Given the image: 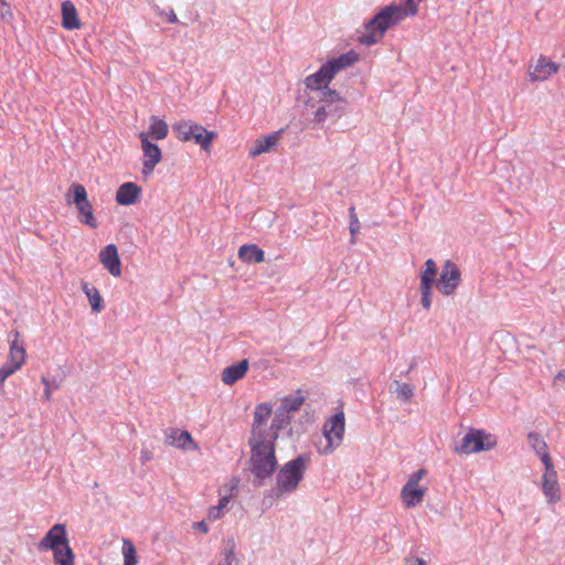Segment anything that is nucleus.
Listing matches in <instances>:
<instances>
[{
  "instance_id": "5701e85b",
  "label": "nucleus",
  "mask_w": 565,
  "mask_h": 565,
  "mask_svg": "<svg viewBox=\"0 0 565 565\" xmlns=\"http://www.w3.org/2000/svg\"><path fill=\"white\" fill-rule=\"evenodd\" d=\"M172 129L181 141H191V136L196 131H203V126L191 120H181L174 124Z\"/></svg>"
},
{
  "instance_id": "c03bdc74",
  "label": "nucleus",
  "mask_w": 565,
  "mask_h": 565,
  "mask_svg": "<svg viewBox=\"0 0 565 565\" xmlns=\"http://www.w3.org/2000/svg\"><path fill=\"white\" fill-rule=\"evenodd\" d=\"M420 303L426 310H429L431 307V295L422 296Z\"/></svg>"
},
{
  "instance_id": "c85d7f7f",
  "label": "nucleus",
  "mask_w": 565,
  "mask_h": 565,
  "mask_svg": "<svg viewBox=\"0 0 565 565\" xmlns=\"http://www.w3.org/2000/svg\"><path fill=\"white\" fill-rule=\"evenodd\" d=\"M290 419V414L278 407L273 418L270 430L278 434L279 430L285 429L289 425Z\"/></svg>"
},
{
  "instance_id": "1a4fd4ad",
  "label": "nucleus",
  "mask_w": 565,
  "mask_h": 565,
  "mask_svg": "<svg viewBox=\"0 0 565 565\" xmlns=\"http://www.w3.org/2000/svg\"><path fill=\"white\" fill-rule=\"evenodd\" d=\"M461 273L458 266L451 262L446 260L439 279L437 280V288L444 296H451L460 285Z\"/></svg>"
},
{
  "instance_id": "4c0bfd02",
  "label": "nucleus",
  "mask_w": 565,
  "mask_h": 565,
  "mask_svg": "<svg viewBox=\"0 0 565 565\" xmlns=\"http://www.w3.org/2000/svg\"><path fill=\"white\" fill-rule=\"evenodd\" d=\"M42 383L44 384L45 386V390H44V394H43V397L46 399V401H50L51 399V391L52 390H57L58 388V385L55 381H50L47 377L43 376L42 377Z\"/></svg>"
},
{
  "instance_id": "3c124183",
  "label": "nucleus",
  "mask_w": 565,
  "mask_h": 565,
  "mask_svg": "<svg viewBox=\"0 0 565 565\" xmlns=\"http://www.w3.org/2000/svg\"><path fill=\"white\" fill-rule=\"evenodd\" d=\"M168 21H169L170 23H175V22L178 21V18H177V15H175V13H174L173 11L171 12V14H170V17H169Z\"/></svg>"
},
{
  "instance_id": "c9c22d12",
  "label": "nucleus",
  "mask_w": 565,
  "mask_h": 565,
  "mask_svg": "<svg viewBox=\"0 0 565 565\" xmlns=\"http://www.w3.org/2000/svg\"><path fill=\"white\" fill-rule=\"evenodd\" d=\"M19 367H15L12 363H4L0 369V383H3L9 376L17 372Z\"/></svg>"
},
{
  "instance_id": "603ef678",
  "label": "nucleus",
  "mask_w": 565,
  "mask_h": 565,
  "mask_svg": "<svg viewBox=\"0 0 565 565\" xmlns=\"http://www.w3.org/2000/svg\"><path fill=\"white\" fill-rule=\"evenodd\" d=\"M414 369V364H411V366L408 367V370L405 372V375H407L412 370Z\"/></svg>"
},
{
  "instance_id": "72a5a7b5",
  "label": "nucleus",
  "mask_w": 565,
  "mask_h": 565,
  "mask_svg": "<svg viewBox=\"0 0 565 565\" xmlns=\"http://www.w3.org/2000/svg\"><path fill=\"white\" fill-rule=\"evenodd\" d=\"M230 502V497L225 495L218 500L217 505L211 507L207 511V516L210 520H218L222 516L223 510L227 507Z\"/></svg>"
},
{
  "instance_id": "58836bf2",
  "label": "nucleus",
  "mask_w": 565,
  "mask_h": 565,
  "mask_svg": "<svg viewBox=\"0 0 565 565\" xmlns=\"http://www.w3.org/2000/svg\"><path fill=\"white\" fill-rule=\"evenodd\" d=\"M434 284L435 282H433V281H427V279H425L424 281H420V286H419L420 296L433 295L431 289H433Z\"/></svg>"
},
{
  "instance_id": "7c9ffc66",
  "label": "nucleus",
  "mask_w": 565,
  "mask_h": 565,
  "mask_svg": "<svg viewBox=\"0 0 565 565\" xmlns=\"http://www.w3.org/2000/svg\"><path fill=\"white\" fill-rule=\"evenodd\" d=\"M169 128L164 120L151 117L149 134L156 139H164L168 136Z\"/></svg>"
},
{
  "instance_id": "8fccbe9b",
  "label": "nucleus",
  "mask_w": 565,
  "mask_h": 565,
  "mask_svg": "<svg viewBox=\"0 0 565 565\" xmlns=\"http://www.w3.org/2000/svg\"><path fill=\"white\" fill-rule=\"evenodd\" d=\"M415 477L419 480H422V478L426 475V470L425 469H419L417 470L416 472H414Z\"/></svg>"
},
{
  "instance_id": "cd10ccee",
  "label": "nucleus",
  "mask_w": 565,
  "mask_h": 565,
  "mask_svg": "<svg viewBox=\"0 0 565 565\" xmlns=\"http://www.w3.org/2000/svg\"><path fill=\"white\" fill-rule=\"evenodd\" d=\"M390 391L395 393L403 402H408L414 396V387L406 383L395 380L390 386Z\"/></svg>"
},
{
  "instance_id": "37998d69",
  "label": "nucleus",
  "mask_w": 565,
  "mask_h": 565,
  "mask_svg": "<svg viewBox=\"0 0 565 565\" xmlns=\"http://www.w3.org/2000/svg\"><path fill=\"white\" fill-rule=\"evenodd\" d=\"M152 460V452L149 449H142L140 452V461L146 463Z\"/></svg>"
},
{
  "instance_id": "a19ab883",
  "label": "nucleus",
  "mask_w": 565,
  "mask_h": 565,
  "mask_svg": "<svg viewBox=\"0 0 565 565\" xmlns=\"http://www.w3.org/2000/svg\"><path fill=\"white\" fill-rule=\"evenodd\" d=\"M436 275H437L436 271H431L430 269L429 270L424 269L420 273V281H424L425 279H427V281L435 282L436 281Z\"/></svg>"
},
{
  "instance_id": "49530a36",
  "label": "nucleus",
  "mask_w": 565,
  "mask_h": 565,
  "mask_svg": "<svg viewBox=\"0 0 565 565\" xmlns=\"http://www.w3.org/2000/svg\"><path fill=\"white\" fill-rule=\"evenodd\" d=\"M425 269L426 270H431V271H436L437 273V265L435 263L434 259L429 258L425 262Z\"/></svg>"
},
{
  "instance_id": "7ed1b4c3",
  "label": "nucleus",
  "mask_w": 565,
  "mask_h": 565,
  "mask_svg": "<svg viewBox=\"0 0 565 565\" xmlns=\"http://www.w3.org/2000/svg\"><path fill=\"white\" fill-rule=\"evenodd\" d=\"M276 439L277 436H265L263 438H249L248 440L250 447L249 469L258 486L270 478L277 469Z\"/></svg>"
},
{
  "instance_id": "9b49d317",
  "label": "nucleus",
  "mask_w": 565,
  "mask_h": 565,
  "mask_svg": "<svg viewBox=\"0 0 565 565\" xmlns=\"http://www.w3.org/2000/svg\"><path fill=\"white\" fill-rule=\"evenodd\" d=\"M545 471L542 476V491L550 504H554L561 500V488L557 480V472L554 465L544 467Z\"/></svg>"
},
{
  "instance_id": "79ce46f5",
  "label": "nucleus",
  "mask_w": 565,
  "mask_h": 565,
  "mask_svg": "<svg viewBox=\"0 0 565 565\" xmlns=\"http://www.w3.org/2000/svg\"><path fill=\"white\" fill-rule=\"evenodd\" d=\"M0 13L1 19H6L7 15L11 17L10 4L6 0H0Z\"/></svg>"
},
{
  "instance_id": "6ab92c4d",
  "label": "nucleus",
  "mask_w": 565,
  "mask_h": 565,
  "mask_svg": "<svg viewBox=\"0 0 565 565\" xmlns=\"http://www.w3.org/2000/svg\"><path fill=\"white\" fill-rule=\"evenodd\" d=\"M529 444L535 454L540 457L544 467L553 465L552 458L547 451V445L542 436L537 433H530L527 435Z\"/></svg>"
},
{
  "instance_id": "9d476101",
  "label": "nucleus",
  "mask_w": 565,
  "mask_h": 565,
  "mask_svg": "<svg viewBox=\"0 0 565 565\" xmlns=\"http://www.w3.org/2000/svg\"><path fill=\"white\" fill-rule=\"evenodd\" d=\"M273 413L271 406L267 403H263L256 406L254 412V422L252 426L249 438H263L269 436H277L276 431H271L270 427H266V423Z\"/></svg>"
},
{
  "instance_id": "2eb2a0df",
  "label": "nucleus",
  "mask_w": 565,
  "mask_h": 565,
  "mask_svg": "<svg viewBox=\"0 0 565 565\" xmlns=\"http://www.w3.org/2000/svg\"><path fill=\"white\" fill-rule=\"evenodd\" d=\"M559 66L550 61L545 56H540L534 66L533 72L530 73V77L532 82H542L547 79L553 74L557 73Z\"/></svg>"
},
{
  "instance_id": "393cba45",
  "label": "nucleus",
  "mask_w": 565,
  "mask_h": 565,
  "mask_svg": "<svg viewBox=\"0 0 565 565\" xmlns=\"http://www.w3.org/2000/svg\"><path fill=\"white\" fill-rule=\"evenodd\" d=\"M77 211V220L89 226L90 228H96L98 226V222L93 213V205L89 202L88 198L75 206Z\"/></svg>"
},
{
  "instance_id": "6e6552de",
  "label": "nucleus",
  "mask_w": 565,
  "mask_h": 565,
  "mask_svg": "<svg viewBox=\"0 0 565 565\" xmlns=\"http://www.w3.org/2000/svg\"><path fill=\"white\" fill-rule=\"evenodd\" d=\"M495 439L491 434L486 433L481 429L471 428L462 437L459 446H456V452L461 454H473L483 450H490L495 446Z\"/></svg>"
},
{
  "instance_id": "aec40b11",
  "label": "nucleus",
  "mask_w": 565,
  "mask_h": 565,
  "mask_svg": "<svg viewBox=\"0 0 565 565\" xmlns=\"http://www.w3.org/2000/svg\"><path fill=\"white\" fill-rule=\"evenodd\" d=\"M62 25L66 30H76L81 28L77 10L70 0L62 2Z\"/></svg>"
},
{
  "instance_id": "f03ea898",
  "label": "nucleus",
  "mask_w": 565,
  "mask_h": 565,
  "mask_svg": "<svg viewBox=\"0 0 565 565\" xmlns=\"http://www.w3.org/2000/svg\"><path fill=\"white\" fill-rule=\"evenodd\" d=\"M299 103L303 106L302 115L311 116L313 127L322 128L329 121L335 124L347 111L348 102L334 89L326 93H316V96H299Z\"/></svg>"
},
{
  "instance_id": "f3484780",
  "label": "nucleus",
  "mask_w": 565,
  "mask_h": 565,
  "mask_svg": "<svg viewBox=\"0 0 565 565\" xmlns=\"http://www.w3.org/2000/svg\"><path fill=\"white\" fill-rule=\"evenodd\" d=\"M248 360L244 359L236 364L226 366L222 372V382L226 385H233L243 379L248 370Z\"/></svg>"
},
{
  "instance_id": "dca6fc26",
  "label": "nucleus",
  "mask_w": 565,
  "mask_h": 565,
  "mask_svg": "<svg viewBox=\"0 0 565 565\" xmlns=\"http://www.w3.org/2000/svg\"><path fill=\"white\" fill-rule=\"evenodd\" d=\"M141 188L134 182L121 184L116 192V201L120 205H131L140 196Z\"/></svg>"
},
{
  "instance_id": "f8f14e48",
  "label": "nucleus",
  "mask_w": 565,
  "mask_h": 565,
  "mask_svg": "<svg viewBox=\"0 0 565 565\" xmlns=\"http://www.w3.org/2000/svg\"><path fill=\"white\" fill-rule=\"evenodd\" d=\"M140 140L143 151L142 174L148 175L152 173L154 166L160 161L161 150L156 143L148 140L145 132L140 134Z\"/></svg>"
},
{
  "instance_id": "f257e3e1",
  "label": "nucleus",
  "mask_w": 565,
  "mask_h": 565,
  "mask_svg": "<svg viewBox=\"0 0 565 565\" xmlns=\"http://www.w3.org/2000/svg\"><path fill=\"white\" fill-rule=\"evenodd\" d=\"M422 0H402L401 4L392 3L381 9L366 24L359 42L370 46L379 43L385 32L401 23L407 17H414Z\"/></svg>"
},
{
  "instance_id": "ea45409f",
  "label": "nucleus",
  "mask_w": 565,
  "mask_h": 565,
  "mask_svg": "<svg viewBox=\"0 0 565 565\" xmlns=\"http://www.w3.org/2000/svg\"><path fill=\"white\" fill-rule=\"evenodd\" d=\"M403 565H427L426 561L419 557L407 556Z\"/></svg>"
},
{
  "instance_id": "20e7f679",
  "label": "nucleus",
  "mask_w": 565,
  "mask_h": 565,
  "mask_svg": "<svg viewBox=\"0 0 565 565\" xmlns=\"http://www.w3.org/2000/svg\"><path fill=\"white\" fill-rule=\"evenodd\" d=\"M359 55L354 51L341 54L327 61L313 74L303 79L305 89L299 96H316V93H326L335 75L358 62Z\"/></svg>"
},
{
  "instance_id": "a878e982",
  "label": "nucleus",
  "mask_w": 565,
  "mask_h": 565,
  "mask_svg": "<svg viewBox=\"0 0 565 565\" xmlns=\"http://www.w3.org/2000/svg\"><path fill=\"white\" fill-rule=\"evenodd\" d=\"M82 290L88 298L92 310L96 313L100 312L103 310V298L98 289L94 286H90L88 282L83 281Z\"/></svg>"
},
{
  "instance_id": "c756f323",
  "label": "nucleus",
  "mask_w": 565,
  "mask_h": 565,
  "mask_svg": "<svg viewBox=\"0 0 565 565\" xmlns=\"http://www.w3.org/2000/svg\"><path fill=\"white\" fill-rule=\"evenodd\" d=\"M216 137V132L209 131L203 127V131H196L194 135L191 136V140H193L195 143L200 145V147L209 151L211 143L213 139Z\"/></svg>"
},
{
  "instance_id": "ddd939ff",
  "label": "nucleus",
  "mask_w": 565,
  "mask_h": 565,
  "mask_svg": "<svg viewBox=\"0 0 565 565\" xmlns=\"http://www.w3.org/2000/svg\"><path fill=\"white\" fill-rule=\"evenodd\" d=\"M99 260L111 276L119 277L121 275L120 258L115 244H108L100 250Z\"/></svg>"
},
{
  "instance_id": "bb28decb",
  "label": "nucleus",
  "mask_w": 565,
  "mask_h": 565,
  "mask_svg": "<svg viewBox=\"0 0 565 565\" xmlns=\"http://www.w3.org/2000/svg\"><path fill=\"white\" fill-rule=\"evenodd\" d=\"M87 191L84 185L73 183L65 193V201L68 205H78L87 199Z\"/></svg>"
},
{
  "instance_id": "2f4dec72",
  "label": "nucleus",
  "mask_w": 565,
  "mask_h": 565,
  "mask_svg": "<svg viewBox=\"0 0 565 565\" xmlns=\"http://www.w3.org/2000/svg\"><path fill=\"white\" fill-rule=\"evenodd\" d=\"M303 402H305L303 396H301V395H290V396L285 397L281 401V404H280L279 407L281 409H284L285 412L291 414L294 412H297L301 407Z\"/></svg>"
},
{
  "instance_id": "09e8293b",
  "label": "nucleus",
  "mask_w": 565,
  "mask_h": 565,
  "mask_svg": "<svg viewBox=\"0 0 565 565\" xmlns=\"http://www.w3.org/2000/svg\"><path fill=\"white\" fill-rule=\"evenodd\" d=\"M555 381H563L565 382V370H562L559 371L556 376H555Z\"/></svg>"
},
{
  "instance_id": "a18cd8bd",
  "label": "nucleus",
  "mask_w": 565,
  "mask_h": 565,
  "mask_svg": "<svg viewBox=\"0 0 565 565\" xmlns=\"http://www.w3.org/2000/svg\"><path fill=\"white\" fill-rule=\"evenodd\" d=\"M193 527L202 533H207L209 532V526L207 524L205 523V521H200V522H195L193 524Z\"/></svg>"
},
{
  "instance_id": "e433bc0d",
  "label": "nucleus",
  "mask_w": 565,
  "mask_h": 565,
  "mask_svg": "<svg viewBox=\"0 0 565 565\" xmlns=\"http://www.w3.org/2000/svg\"><path fill=\"white\" fill-rule=\"evenodd\" d=\"M349 212H350V233L352 236H354L360 231V222L355 214L354 206H351Z\"/></svg>"
},
{
  "instance_id": "0eeeda50",
  "label": "nucleus",
  "mask_w": 565,
  "mask_h": 565,
  "mask_svg": "<svg viewBox=\"0 0 565 565\" xmlns=\"http://www.w3.org/2000/svg\"><path fill=\"white\" fill-rule=\"evenodd\" d=\"M345 419L342 412L331 416L323 425L324 444L317 445L320 455L332 454L343 441Z\"/></svg>"
},
{
  "instance_id": "f704fd0d",
  "label": "nucleus",
  "mask_w": 565,
  "mask_h": 565,
  "mask_svg": "<svg viewBox=\"0 0 565 565\" xmlns=\"http://www.w3.org/2000/svg\"><path fill=\"white\" fill-rule=\"evenodd\" d=\"M234 552L235 543L233 541H230L223 552L224 558L218 565H233V563L236 561Z\"/></svg>"
},
{
  "instance_id": "a211bd4d",
  "label": "nucleus",
  "mask_w": 565,
  "mask_h": 565,
  "mask_svg": "<svg viewBox=\"0 0 565 565\" xmlns=\"http://www.w3.org/2000/svg\"><path fill=\"white\" fill-rule=\"evenodd\" d=\"M20 333L18 331L12 332V339L10 340V353L9 363L14 364L15 367H21L25 362V348L22 341L19 340Z\"/></svg>"
},
{
  "instance_id": "b1692460",
  "label": "nucleus",
  "mask_w": 565,
  "mask_h": 565,
  "mask_svg": "<svg viewBox=\"0 0 565 565\" xmlns=\"http://www.w3.org/2000/svg\"><path fill=\"white\" fill-rule=\"evenodd\" d=\"M426 488L404 486L401 492V498L407 508L418 505L426 493Z\"/></svg>"
},
{
  "instance_id": "423d86ee",
  "label": "nucleus",
  "mask_w": 565,
  "mask_h": 565,
  "mask_svg": "<svg viewBox=\"0 0 565 565\" xmlns=\"http://www.w3.org/2000/svg\"><path fill=\"white\" fill-rule=\"evenodd\" d=\"M38 548L52 551L55 565H74L75 555L70 546L64 524L53 525L40 541Z\"/></svg>"
},
{
  "instance_id": "412c9836",
  "label": "nucleus",
  "mask_w": 565,
  "mask_h": 565,
  "mask_svg": "<svg viewBox=\"0 0 565 565\" xmlns=\"http://www.w3.org/2000/svg\"><path fill=\"white\" fill-rule=\"evenodd\" d=\"M238 257L246 264L263 263L265 253L255 244H245L239 247Z\"/></svg>"
},
{
  "instance_id": "473e14b6",
  "label": "nucleus",
  "mask_w": 565,
  "mask_h": 565,
  "mask_svg": "<svg viewBox=\"0 0 565 565\" xmlns=\"http://www.w3.org/2000/svg\"><path fill=\"white\" fill-rule=\"evenodd\" d=\"M122 554H124V565H136L137 564L136 548H135L134 544L128 540H124Z\"/></svg>"
},
{
  "instance_id": "4468645a",
  "label": "nucleus",
  "mask_w": 565,
  "mask_h": 565,
  "mask_svg": "<svg viewBox=\"0 0 565 565\" xmlns=\"http://www.w3.org/2000/svg\"><path fill=\"white\" fill-rule=\"evenodd\" d=\"M282 132H284V129H280L278 131H275L273 134H269V135H266V136H263V137L256 139L252 143V146L248 150V154L252 158H255L263 153L270 152L271 150H274L276 148Z\"/></svg>"
},
{
  "instance_id": "de8ad7c7",
  "label": "nucleus",
  "mask_w": 565,
  "mask_h": 565,
  "mask_svg": "<svg viewBox=\"0 0 565 565\" xmlns=\"http://www.w3.org/2000/svg\"><path fill=\"white\" fill-rule=\"evenodd\" d=\"M419 479H417L415 477V475L413 473L409 479L407 480L406 484L405 486H408L409 488L412 487H418V483H419Z\"/></svg>"
},
{
  "instance_id": "4be33fe9",
  "label": "nucleus",
  "mask_w": 565,
  "mask_h": 565,
  "mask_svg": "<svg viewBox=\"0 0 565 565\" xmlns=\"http://www.w3.org/2000/svg\"><path fill=\"white\" fill-rule=\"evenodd\" d=\"M167 443L171 446H175L178 448L186 449L189 446L196 448L192 436L186 430L171 429L167 434Z\"/></svg>"
},
{
  "instance_id": "39448f33",
  "label": "nucleus",
  "mask_w": 565,
  "mask_h": 565,
  "mask_svg": "<svg viewBox=\"0 0 565 565\" xmlns=\"http://www.w3.org/2000/svg\"><path fill=\"white\" fill-rule=\"evenodd\" d=\"M309 463V455L302 454L282 465L276 475L274 495L281 498L294 493L303 480Z\"/></svg>"
}]
</instances>
